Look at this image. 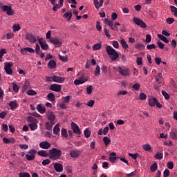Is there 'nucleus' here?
<instances>
[{
  "label": "nucleus",
  "mask_w": 177,
  "mask_h": 177,
  "mask_svg": "<svg viewBox=\"0 0 177 177\" xmlns=\"http://www.w3.org/2000/svg\"><path fill=\"white\" fill-rule=\"evenodd\" d=\"M62 154V150L57 148H53L48 151V158L53 161H57V160H60Z\"/></svg>",
  "instance_id": "1"
},
{
  "label": "nucleus",
  "mask_w": 177,
  "mask_h": 177,
  "mask_svg": "<svg viewBox=\"0 0 177 177\" xmlns=\"http://www.w3.org/2000/svg\"><path fill=\"white\" fill-rule=\"evenodd\" d=\"M106 52L112 62H116L117 59L120 57V55L117 53V50L113 48L111 46H107L106 47Z\"/></svg>",
  "instance_id": "2"
},
{
  "label": "nucleus",
  "mask_w": 177,
  "mask_h": 177,
  "mask_svg": "<svg viewBox=\"0 0 177 177\" xmlns=\"http://www.w3.org/2000/svg\"><path fill=\"white\" fill-rule=\"evenodd\" d=\"M27 121H28V122H30L28 124L30 131H35L38 129V120L37 119L34 118L33 117L28 116L27 118Z\"/></svg>",
  "instance_id": "3"
},
{
  "label": "nucleus",
  "mask_w": 177,
  "mask_h": 177,
  "mask_svg": "<svg viewBox=\"0 0 177 177\" xmlns=\"http://www.w3.org/2000/svg\"><path fill=\"white\" fill-rule=\"evenodd\" d=\"M118 71L122 77H129L131 75V71L124 66H118Z\"/></svg>",
  "instance_id": "4"
},
{
  "label": "nucleus",
  "mask_w": 177,
  "mask_h": 177,
  "mask_svg": "<svg viewBox=\"0 0 177 177\" xmlns=\"http://www.w3.org/2000/svg\"><path fill=\"white\" fill-rule=\"evenodd\" d=\"M149 105L151 107H158V109H162V105L160 104V102H158V100L156 97H151L149 100Z\"/></svg>",
  "instance_id": "5"
},
{
  "label": "nucleus",
  "mask_w": 177,
  "mask_h": 177,
  "mask_svg": "<svg viewBox=\"0 0 177 177\" xmlns=\"http://www.w3.org/2000/svg\"><path fill=\"white\" fill-rule=\"evenodd\" d=\"M37 41L43 50H48L49 49V46L48 45V43H46V40L37 36Z\"/></svg>",
  "instance_id": "6"
},
{
  "label": "nucleus",
  "mask_w": 177,
  "mask_h": 177,
  "mask_svg": "<svg viewBox=\"0 0 177 177\" xmlns=\"http://www.w3.org/2000/svg\"><path fill=\"white\" fill-rule=\"evenodd\" d=\"M28 154H26V158L28 161H32L35 158V154H37V150L32 149L28 151Z\"/></svg>",
  "instance_id": "7"
},
{
  "label": "nucleus",
  "mask_w": 177,
  "mask_h": 177,
  "mask_svg": "<svg viewBox=\"0 0 177 177\" xmlns=\"http://www.w3.org/2000/svg\"><path fill=\"white\" fill-rule=\"evenodd\" d=\"M13 66V63L12 62H5L4 63V70L8 75H12L13 73V71H12V66Z\"/></svg>",
  "instance_id": "8"
},
{
  "label": "nucleus",
  "mask_w": 177,
  "mask_h": 177,
  "mask_svg": "<svg viewBox=\"0 0 177 177\" xmlns=\"http://www.w3.org/2000/svg\"><path fill=\"white\" fill-rule=\"evenodd\" d=\"M2 12H6L8 16H13L15 12L12 10V6H3L1 7Z\"/></svg>",
  "instance_id": "9"
},
{
  "label": "nucleus",
  "mask_w": 177,
  "mask_h": 177,
  "mask_svg": "<svg viewBox=\"0 0 177 177\" xmlns=\"http://www.w3.org/2000/svg\"><path fill=\"white\" fill-rule=\"evenodd\" d=\"M86 81H88V77L84 74H82L79 79L75 80L74 84L75 85H81V84H84Z\"/></svg>",
  "instance_id": "10"
},
{
  "label": "nucleus",
  "mask_w": 177,
  "mask_h": 177,
  "mask_svg": "<svg viewBox=\"0 0 177 177\" xmlns=\"http://www.w3.org/2000/svg\"><path fill=\"white\" fill-rule=\"evenodd\" d=\"M49 41L50 44H53V45L55 46H62V45H63V40L57 37L51 38Z\"/></svg>",
  "instance_id": "11"
},
{
  "label": "nucleus",
  "mask_w": 177,
  "mask_h": 177,
  "mask_svg": "<svg viewBox=\"0 0 177 177\" xmlns=\"http://www.w3.org/2000/svg\"><path fill=\"white\" fill-rule=\"evenodd\" d=\"M133 21H134L135 24H136L137 26H139L140 27H141V28H146V23H145V21H143V20L134 17Z\"/></svg>",
  "instance_id": "12"
},
{
  "label": "nucleus",
  "mask_w": 177,
  "mask_h": 177,
  "mask_svg": "<svg viewBox=\"0 0 177 177\" xmlns=\"http://www.w3.org/2000/svg\"><path fill=\"white\" fill-rule=\"evenodd\" d=\"M26 38L30 44H35L37 42V37L32 35V33L26 34Z\"/></svg>",
  "instance_id": "13"
},
{
  "label": "nucleus",
  "mask_w": 177,
  "mask_h": 177,
  "mask_svg": "<svg viewBox=\"0 0 177 177\" xmlns=\"http://www.w3.org/2000/svg\"><path fill=\"white\" fill-rule=\"evenodd\" d=\"M39 146L43 150H48V149H50L51 145L48 141H42L39 143Z\"/></svg>",
  "instance_id": "14"
},
{
  "label": "nucleus",
  "mask_w": 177,
  "mask_h": 177,
  "mask_svg": "<svg viewBox=\"0 0 177 177\" xmlns=\"http://www.w3.org/2000/svg\"><path fill=\"white\" fill-rule=\"evenodd\" d=\"M72 131L74 133H77V135H81V129H80V127L77 125L75 122L71 123Z\"/></svg>",
  "instance_id": "15"
},
{
  "label": "nucleus",
  "mask_w": 177,
  "mask_h": 177,
  "mask_svg": "<svg viewBox=\"0 0 177 177\" xmlns=\"http://www.w3.org/2000/svg\"><path fill=\"white\" fill-rule=\"evenodd\" d=\"M46 114L48 121L54 122L55 120H56V115L53 114L52 111H48Z\"/></svg>",
  "instance_id": "16"
},
{
  "label": "nucleus",
  "mask_w": 177,
  "mask_h": 177,
  "mask_svg": "<svg viewBox=\"0 0 177 177\" xmlns=\"http://www.w3.org/2000/svg\"><path fill=\"white\" fill-rule=\"evenodd\" d=\"M104 0H93V4L95 6V9L99 10L102 6H103V3Z\"/></svg>",
  "instance_id": "17"
},
{
  "label": "nucleus",
  "mask_w": 177,
  "mask_h": 177,
  "mask_svg": "<svg viewBox=\"0 0 177 177\" xmlns=\"http://www.w3.org/2000/svg\"><path fill=\"white\" fill-rule=\"evenodd\" d=\"M104 23L105 24L109 26L111 30H115L116 31H118V28L114 27V23L113 22V21L109 20L108 18H105Z\"/></svg>",
  "instance_id": "18"
},
{
  "label": "nucleus",
  "mask_w": 177,
  "mask_h": 177,
  "mask_svg": "<svg viewBox=\"0 0 177 177\" xmlns=\"http://www.w3.org/2000/svg\"><path fill=\"white\" fill-rule=\"evenodd\" d=\"M27 52H29V53H35V50L30 47L21 48V53L22 55H27Z\"/></svg>",
  "instance_id": "19"
},
{
  "label": "nucleus",
  "mask_w": 177,
  "mask_h": 177,
  "mask_svg": "<svg viewBox=\"0 0 177 177\" xmlns=\"http://www.w3.org/2000/svg\"><path fill=\"white\" fill-rule=\"evenodd\" d=\"M50 89L54 92H60L62 91V85L53 84L50 86Z\"/></svg>",
  "instance_id": "20"
},
{
  "label": "nucleus",
  "mask_w": 177,
  "mask_h": 177,
  "mask_svg": "<svg viewBox=\"0 0 177 177\" xmlns=\"http://www.w3.org/2000/svg\"><path fill=\"white\" fill-rule=\"evenodd\" d=\"M36 109L40 114H45V113H46V108L42 106V104H38Z\"/></svg>",
  "instance_id": "21"
},
{
  "label": "nucleus",
  "mask_w": 177,
  "mask_h": 177,
  "mask_svg": "<svg viewBox=\"0 0 177 177\" xmlns=\"http://www.w3.org/2000/svg\"><path fill=\"white\" fill-rule=\"evenodd\" d=\"M8 106H10L11 110H16L19 107V104L17 101L14 100L9 102Z\"/></svg>",
  "instance_id": "22"
},
{
  "label": "nucleus",
  "mask_w": 177,
  "mask_h": 177,
  "mask_svg": "<svg viewBox=\"0 0 177 177\" xmlns=\"http://www.w3.org/2000/svg\"><path fill=\"white\" fill-rule=\"evenodd\" d=\"M80 154H81V153L77 149L70 151V155L72 158H77V157H80Z\"/></svg>",
  "instance_id": "23"
},
{
  "label": "nucleus",
  "mask_w": 177,
  "mask_h": 177,
  "mask_svg": "<svg viewBox=\"0 0 177 177\" xmlns=\"http://www.w3.org/2000/svg\"><path fill=\"white\" fill-rule=\"evenodd\" d=\"M54 169L56 172H63V165L60 163H54L53 164Z\"/></svg>",
  "instance_id": "24"
},
{
  "label": "nucleus",
  "mask_w": 177,
  "mask_h": 177,
  "mask_svg": "<svg viewBox=\"0 0 177 177\" xmlns=\"http://www.w3.org/2000/svg\"><path fill=\"white\" fill-rule=\"evenodd\" d=\"M110 157H109V161L111 162H115V161H117V158H119V157H117V153H115V152H111L110 154H109Z\"/></svg>",
  "instance_id": "25"
},
{
  "label": "nucleus",
  "mask_w": 177,
  "mask_h": 177,
  "mask_svg": "<svg viewBox=\"0 0 177 177\" xmlns=\"http://www.w3.org/2000/svg\"><path fill=\"white\" fill-rule=\"evenodd\" d=\"M54 135L60 136V124L57 123L53 128Z\"/></svg>",
  "instance_id": "26"
},
{
  "label": "nucleus",
  "mask_w": 177,
  "mask_h": 177,
  "mask_svg": "<svg viewBox=\"0 0 177 177\" xmlns=\"http://www.w3.org/2000/svg\"><path fill=\"white\" fill-rule=\"evenodd\" d=\"M162 73H159L157 74V75L155 77V81L157 82L159 85L160 84H162Z\"/></svg>",
  "instance_id": "27"
},
{
  "label": "nucleus",
  "mask_w": 177,
  "mask_h": 177,
  "mask_svg": "<svg viewBox=\"0 0 177 177\" xmlns=\"http://www.w3.org/2000/svg\"><path fill=\"white\" fill-rule=\"evenodd\" d=\"M53 82H57L58 84H62V82H64V77H62L60 76H53Z\"/></svg>",
  "instance_id": "28"
},
{
  "label": "nucleus",
  "mask_w": 177,
  "mask_h": 177,
  "mask_svg": "<svg viewBox=\"0 0 177 177\" xmlns=\"http://www.w3.org/2000/svg\"><path fill=\"white\" fill-rule=\"evenodd\" d=\"M170 136L174 140H177V130L172 129L170 131Z\"/></svg>",
  "instance_id": "29"
},
{
  "label": "nucleus",
  "mask_w": 177,
  "mask_h": 177,
  "mask_svg": "<svg viewBox=\"0 0 177 177\" xmlns=\"http://www.w3.org/2000/svg\"><path fill=\"white\" fill-rule=\"evenodd\" d=\"M38 156H40V157H49V152L45 151V150H40L37 152Z\"/></svg>",
  "instance_id": "30"
},
{
  "label": "nucleus",
  "mask_w": 177,
  "mask_h": 177,
  "mask_svg": "<svg viewBox=\"0 0 177 177\" xmlns=\"http://www.w3.org/2000/svg\"><path fill=\"white\" fill-rule=\"evenodd\" d=\"M142 149L144 151H149V153L151 151V145L149 143H146L142 145Z\"/></svg>",
  "instance_id": "31"
},
{
  "label": "nucleus",
  "mask_w": 177,
  "mask_h": 177,
  "mask_svg": "<svg viewBox=\"0 0 177 177\" xmlns=\"http://www.w3.org/2000/svg\"><path fill=\"white\" fill-rule=\"evenodd\" d=\"M55 122H47L46 123V129L47 131H52V129L53 128V125H55Z\"/></svg>",
  "instance_id": "32"
},
{
  "label": "nucleus",
  "mask_w": 177,
  "mask_h": 177,
  "mask_svg": "<svg viewBox=\"0 0 177 177\" xmlns=\"http://www.w3.org/2000/svg\"><path fill=\"white\" fill-rule=\"evenodd\" d=\"M3 143H6V144L15 143V142H16V140H15V138H3Z\"/></svg>",
  "instance_id": "33"
},
{
  "label": "nucleus",
  "mask_w": 177,
  "mask_h": 177,
  "mask_svg": "<svg viewBox=\"0 0 177 177\" xmlns=\"http://www.w3.org/2000/svg\"><path fill=\"white\" fill-rule=\"evenodd\" d=\"M158 38L160 39V41H162V42H165V44H168L169 42V40H168L165 36L161 34L158 35Z\"/></svg>",
  "instance_id": "34"
},
{
  "label": "nucleus",
  "mask_w": 177,
  "mask_h": 177,
  "mask_svg": "<svg viewBox=\"0 0 177 177\" xmlns=\"http://www.w3.org/2000/svg\"><path fill=\"white\" fill-rule=\"evenodd\" d=\"M64 17L65 19H66V20L68 21H70V20H71V17H73V13L71 12H71H66L64 15Z\"/></svg>",
  "instance_id": "35"
},
{
  "label": "nucleus",
  "mask_w": 177,
  "mask_h": 177,
  "mask_svg": "<svg viewBox=\"0 0 177 177\" xmlns=\"http://www.w3.org/2000/svg\"><path fill=\"white\" fill-rule=\"evenodd\" d=\"M48 66L49 68H51V70L53 68H56V62H55V60H50L48 63Z\"/></svg>",
  "instance_id": "36"
},
{
  "label": "nucleus",
  "mask_w": 177,
  "mask_h": 177,
  "mask_svg": "<svg viewBox=\"0 0 177 177\" xmlns=\"http://www.w3.org/2000/svg\"><path fill=\"white\" fill-rule=\"evenodd\" d=\"M154 158H156V160H162V158H164V153L157 152L156 154L154 156Z\"/></svg>",
  "instance_id": "37"
},
{
  "label": "nucleus",
  "mask_w": 177,
  "mask_h": 177,
  "mask_svg": "<svg viewBox=\"0 0 177 177\" xmlns=\"http://www.w3.org/2000/svg\"><path fill=\"white\" fill-rule=\"evenodd\" d=\"M120 44L124 49H128V48H129V46H128V44L124 39L120 40Z\"/></svg>",
  "instance_id": "38"
},
{
  "label": "nucleus",
  "mask_w": 177,
  "mask_h": 177,
  "mask_svg": "<svg viewBox=\"0 0 177 177\" xmlns=\"http://www.w3.org/2000/svg\"><path fill=\"white\" fill-rule=\"evenodd\" d=\"M94 75L95 77H99L100 75V66L99 65L96 66L95 70L94 71Z\"/></svg>",
  "instance_id": "39"
},
{
  "label": "nucleus",
  "mask_w": 177,
  "mask_h": 177,
  "mask_svg": "<svg viewBox=\"0 0 177 177\" xmlns=\"http://www.w3.org/2000/svg\"><path fill=\"white\" fill-rule=\"evenodd\" d=\"M158 168V165H157V163L156 162L153 163L150 167L151 172H156Z\"/></svg>",
  "instance_id": "40"
},
{
  "label": "nucleus",
  "mask_w": 177,
  "mask_h": 177,
  "mask_svg": "<svg viewBox=\"0 0 177 177\" xmlns=\"http://www.w3.org/2000/svg\"><path fill=\"white\" fill-rule=\"evenodd\" d=\"M103 142H104L105 146H109V145H110L111 140H110V138H109V137L106 136V137H104Z\"/></svg>",
  "instance_id": "41"
},
{
  "label": "nucleus",
  "mask_w": 177,
  "mask_h": 177,
  "mask_svg": "<svg viewBox=\"0 0 177 177\" xmlns=\"http://www.w3.org/2000/svg\"><path fill=\"white\" fill-rule=\"evenodd\" d=\"M93 49L94 50H99V49H102V44L97 43L93 46Z\"/></svg>",
  "instance_id": "42"
},
{
  "label": "nucleus",
  "mask_w": 177,
  "mask_h": 177,
  "mask_svg": "<svg viewBox=\"0 0 177 177\" xmlns=\"http://www.w3.org/2000/svg\"><path fill=\"white\" fill-rule=\"evenodd\" d=\"M12 89L15 93H17V92H19V89H20V87L19 85H17V84L12 83Z\"/></svg>",
  "instance_id": "43"
},
{
  "label": "nucleus",
  "mask_w": 177,
  "mask_h": 177,
  "mask_svg": "<svg viewBox=\"0 0 177 177\" xmlns=\"http://www.w3.org/2000/svg\"><path fill=\"white\" fill-rule=\"evenodd\" d=\"M48 100H50V102H55V94L50 93L47 95Z\"/></svg>",
  "instance_id": "44"
},
{
  "label": "nucleus",
  "mask_w": 177,
  "mask_h": 177,
  "mask_svg": "<svg viewBox=\"0 0 177 177\" xmlns=\"http://www.w3.org/2000/svg\"><path fill=\"white\" fill-rule=\"evenodd\" d=\"M20 28H21V27L19 24H14L12 26V30H13L14 32L19 31Z\"/></svg>",
  "instance_id": "45"
},
{
  "label": "nucleus",
  "mask_w": 177,
  "mask_h": 177,
  "mask_svg": "<svg viewBox=\"0 0 177 177\" xmlns=\"http://www.w3.org/2000/svg\"><path fill=\"white\" fill-rule=\"evenodd\" d=\"M61 135L63 138H68V134H67V130L66 129H62Z\"/></svg>",
  "instance_id": "46"
},
{
  "label": "nucleus",
  "mask_w": 177,
  "mask_h": 177,
  "mask_svg": "<svg viewBox=\"0 0 177 177\" xmlns=\"http://www.w3.org/2000/svg\"><path fill=\"white\" fill-rule=\"evenodd\" d=\"M170 9H171V12H172L174 16L177 17V8L175 6H171Z\"/></svg>",
  "instance_id": "47"
},
{
  "label": "nucleus",
  "mask_w": 177,
  "mask_h": 177,
  "mask_svg": "<svg viewBox=\"0 0 177 177\" xmlns=\"http://www.w3.org/2000/svg\"><path fill=\"white\" fill-rule=\"evenodd\" d=\"M32 117H35L36 118H39L40 121H42V115H39V113L35 112L31 114Z\"/></svg>",
  "instance_id": "48"
},
{
  "label": "nucleus",
  "mask_w": 177,
  "mask_h": 177,
  "mask_svg": "<svg viewBox=\"0 0 177 177\" xmlns=\"http://www.w3.org/2000/svg\"><path fill=\"white\" fill-rule=\"evenodd\" d=\"M139 99L140 100H146V99H147V95H146L145 93H140Z\"/></svg>",
  "instance_id": "49"
},
{
  "label": "nucleus",
  "mask_w": 177,
  "mask_h": 177,
  "mask_svg": "<svg viewBox=\"0 0 177 177\" xmlns=\"http://www.w3.org/2000/svg\"><path fill=\"white\" fill-rule=\"evenodd\" d=\"M59 60H61V62H68V57H67V55L62 56L60 55V54H59Z\"/></svg>",
  "instance_id": "50"
},
{
  "label": "nucleus",
  "mask_w": 177,
  "mask_h": 177,
  "mask_svg": "<svg viewBox=\"0 0 177 177\" xmlns=\"http://www.w3.org/2000/svg\"><path fill=\"white\" fill-rule=\"evenodd\" d=\"M27 95H28L29 96H35V95H37V91L34 90H28L27 91Z\"/></svg>",
  "instance_id": "51"
},
{
  "label": "nucleus",
  "mask_w": 177,
  "mask_h": 177,
  "mask_svg": "<svg viewBox=\"0 0 177 177\" xmlns=\"http://www.w3.org/2000/svg\"><path fill=\"white\" fill-rule=\"evenodd\" d=\"M162 95L164 96V97H165V99H166V100H169V94H168V93H167V91H162Z\"/></svg>",
  "instance_id": "52"
},
{
  "label": "nucleus",
  "mask_w": 177,
  "mask_h": 177,
  "mask_svg": "<svg viewBox=\"0 0 177 177\" xmlns=\"http://www.w3.org/2000/svg\"><path fill=\"white\" fill-rule=\"evenodd\" d=\"M132 88L134 91H139V89H140V84L139 83H136L132 86Z\"/></svg>",
  "instance_id": "53"
},
{
  "label": "nucleus",
  "mask_w": 177,
  "mask_h": 177,
  "mask_svg": "<svg viewBox=\"0 0 177 177\" xmlns=\"http://www.w3.org/2000/svg\"><path fill=\"white\" fill-rule=\"evenodd\" d=\"M63 103H70V95L62 97Z\"/></svg>",
  "instance_id": "54"
},
{
  "label": "nucleus",
  "mask_w": 177,
  "mask_h": 177,
  "mask_svg": "<svg viewBox=\"0 0 177 177\" xmlns=\"http://www.w3.org/2000/svg\"><path fill=\"white\" fill-rule=\"evenodd\" d=\"M129 157H131V158H133V160H136V158H138L139 153H129Z\"/></svg>",
  "instance_id": "55"
},
{
  "label": "nucleus",
  "mask_w": 177,
  "mask_h": 177,
  "mask_svg": "<svg viewBox=\"0 0 177 177\" xmlns=\"http://www.w3.org/2000/svg\"><path fill=\"white\" fill-rule=\"evenodd\" d=\"M14 37H15V33L13 32H8L6 35L7 39H12Z\"/></svg>",
  "instance_id": "56"
},
{
  "label": "nucleus",
  "mask_w": 177,
  "mask_h": 177,
  "mask_svg": "<svg viewBox=\"0 0 177 177\" xmlns=\"http://www.w3.org/2000/svg\"><path fill=\"white\" fill-rule=\"evenodd\" d=\"M84 136L87 139L91 136V131H89L88 129L84 130Z\"/></svg>",
  "instance_id": "57"
},
{
  "label": "nucleus",
  "mask_w": 177,
  "mask_h": 177,
  "mask_svg": "<svg viewBox=\"0 0 177 177\" xmlns=\"http://www.w3.org/2000/svg\"><path fill=\"white\" fill-rule=\"evenodd\" d=\"M136 48L138 50H142L145 48V45H143L142 44H138L136 46Z\"/></svg>",
  "instance_id": "58"
},
{
  "label": "nucleus",
  "mask_w": 177,
  "mask_h": 177,
  "mask_svg": "<svg viewBox=\"0 0 177 177\" xmlns=\"http://www.w3.org/2000/svg\"><path fill=\"white\" fill-rule=\"evenodd\" d=\"M145 42H147V44H150V42H151V35H146Z\"/></svg>",
  "instance_id": "59"
},
{
  "label": "nucleus",
  "mask_w": 177,
  "mask_h": 177,
  "mask_svg": "<svg viewBox=\"0 0 177 177\" xmlns=\"http://www.w3.org/2000/svg\"><path fill=\"white\" fill-rule=\"evenodd\" d=\"M19 177H31L29 173L22 172L19 174Z\"/></svg>",
  "instance_id": "60"
},
{
  "label": "nucleus",
  "mask_w": 177,
  "mask_h": 177,
  "mask_svg": "<svg viewBox=\"0 0 177 177\" xmlns=\"http://www.w3.org/2000/svg\"><path fill=\"white\" fill-rule=\"evenodd\" d=\"M175 21V19L174 18L169 17L166 19V23L167 24H172Z\"/></svg>",
  "instance_id": "61"
},
{
  "label": "nucleus",
  "mask_w": 177,
  "mask_h": 177,
  "mask_svg": "<svg viewBox=\"0 0 177 177\" xmlns=\"http://www.w3.org/2000/svg\"><path fill=\"white\" fill-rule=\"evenodd\" d=\"M157 45L160 49H164L165 48V45L161 41H157Z\"/></svg>",
  "instance_id": "62"
},
{
  "label": "nucleus",
  "mask_w": 177,
  "mask_h": 177,
  "mask_svg": "<svg viewBox=\"0 0 177 177\" xmlns=\"http://www.w3.org/2000/svg\"><path fill=\"white\" fill-rule=\"evenodd\" d=\"M42 165H49L50 164V159H45L41 162Z\"/></svg>",
  "instance_id": "63"
},
{
  "label": "nucleus",
  "mask_w": 177,
  "mask_h": 177,
  "mask_svg": "<svg viewBox=\"0 0 177 177\" xmlns=\"http://www.w3.org/2000/svg\"><path fill=\"white\" fill-rule=\"evenodd\" d=\"M169 176V170L168 169H165V170L163 172V177H168Z\"/></svg>",
  "instance_id": "64"
}]
</instances>
